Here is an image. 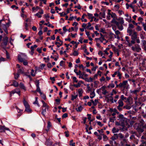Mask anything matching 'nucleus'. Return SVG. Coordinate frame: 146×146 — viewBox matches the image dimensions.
I'll list each match as a JSON object with an SVG mask.
<instances>
[{
	"label": "nucleus",
	"mask_w": 146,
	"mask_h": 146,
	"mask_svg": "<svg viewBox=\"0 0 146 146\" xmlns=\"http://www.w3.org/2000/svg\"><path fill=\"white\" fill-rule=\"evenodd\" d=\"M128 33L129 34V36H131V40H136V39H137V33L135 31V30L132 32L131 30H128Z\"/></svg>",
	"instance_id": "obj_1"
},
{
	"label": "nucleus",
	"mask_w": 146,
	"mask_h": 146,
	"mask_svg": "<svg viewBox=\"0 0 146 146\" xmlns=\"http://www.w3.org/2000/svg\"><path fill=\"white\" fill-rule=\"evenodd\" d=\"M120 88H122L123 90L128 89L129 88V85L128 84L127 80H124L122 82L120 83Z\"/></svg>",
	"instance_id": "obj_2"
},
{
	"label": "nucleus",
	"mask_w": 146,
	"mask_h": 146,
	"mask_svg": "<svg viewBox=\"0 0 146 146\" xmlns=\"http://www.w3.org/2000/svg\"><path fill=\"white\" fill-rule=\"evenodd\" d=\"M8 42V37L7 36L4 37L3 39V42L1 43V46L5 50L7 45Z\"/></svg>",
	"instance_id": "obj_3"
},
{
	"label": "nucleus",
	"mask_w": 146,
	"mask_h": 146,
	"mask_svg": "<svg viewBox=\"0 0 146 146\" xmlns=\"http://www.w3.org/2000/svg\"><path fill=\"white\" fill-rule=\"evenodd\" d=\"M127 140L124 138L121 140L120 143L122 146H123L125 144V146H135L134 144H133L132 145H131L130 144H127Z\"/></svg>",
	"instance_id": "obj_4"
},
{
	"label": "nucleus",
	"mask_w": 146,
	"mask_h": 146,
	"mask_svg": "<svg viewBox=\"0 0 146 146\" xmlns=\"http://www.w3.org/2000/svg\"><path fill=\"white\" fill-rule=\"evenodd\" d=\"M27 57L26 55L22 54L21 55H19L18 56V59L20 62H22L24 60H26L25 58Z\"/></svg>",
	"instance_id": "obj_5"
},
{
	"label": "nucleus",
	"mask_w": 146,
	"mask_h": 146,
	"mask_svg": "<svg viewBox=\"0 0 146 146\" xmlns=\"http://www.w3.org/2000/svg\"><path fill=\"white\" fill-rule=\"evenodd\" d=\"M119 104V105L117 107V109L119 111L122 110L121 108L123 106V103L122 100H119L117 102Z\"/></svg>",
	"instance_id": "obj_6"
},
{
	"label": "nucleus",
	"mask_w": 146,
	"mask_h": 146,
	"mask_svg": "<svg viewBox=\"0 0 146 146\" xmlns=\"http://www.w3.org/2000/svg\"><path fill=\"white\" fill-rule=\"evenodd\" d=\"M9 128L6 127L4 126L0 125V132H3L5 131V130H9Z\"/></svg>",
	"instance_id": "obj_7"
},
{
	"label": "nucleus",
	"mask_w": 146,
	"mask_h": 146,
	"mask_svg": "<svg viewBox=\"0 0 146 146\" xmlns=\"http://www.w3.org/2000/svg\"><path fill=\"white\" fill-rule=\"evenodd\" d=\"M106 98L107 99V101L108 102H110L112 103H113V98L111 96L106 97Z\"/></svg>",
	"instance_id": "obj_8"
},
{
	"label": "nucleus",
	"mask_w": 146,
	"mask_h": 146,
	"mask_svg": "<svg viewBox=\"0 0 146 146\" xmlns=\"http://www.w3.org/2000/svg\"><path fill=\"white\" fill-rule=\"evenodd\" d=\"M141 89L140 87L137 88V89L135 90H131L130 92L133 94H134L136 95H137V93L139 92Z\"/></svg>",
	"instance_id": "obj_9"
},
{
	"label": "nucleus",
	"mask_w": 146,
	"mask_h": 146,
	"mask_svg": "<svg viewBox=\"0 0 146 146\" xmlns=\"http://www.w3.org/2000/svg\"><path fill=\"white\" fill-rule=\"evenodd\" d=\"M123 24H121V23H119L118 22V24H116V25L118 29L120 31H122L123 29V27L122 25Z\"/></svg>",
	"instance_id": "obj_10"
},
{
	"label": "nucleus",
	"mask_w": 146,
	"mask_h": 146,
	"mask_svg": "<svg viewBox=\"0 0 146 146\" xmlns=\"http://www.w3.org/2000/svg\"><path fill=\"white\" fill-rule=\"evenodd\" d=\"M146 127L145 125L143 126V128H142L139 126L137 128V130L139 133H141L144 131L143 128L145 127Z\"/></svg>",
	"instance_id": "obj_11"
},
{
	"label": "nucleus",
	"mask_w": 146,
	"mask_h": 146,
	"mask_svg": "<svg viewBox=\"0 0 146 146\" xmlns=\"http://www.w3.org/2000/svg\"><path fill=\"white\" fill-rule=\"evenodd\" d=\"M43 14V11L42 9H41V11L39 12L38 13H36L35 15L36 16L39 18H40L42 16L40 14Z\"/></svg>",
	"instance_id": "obj_12"
},
{
	"label": "nucleus",
	"mask_w": 146,
	"mask_h": 146,
	"mask_svg": "<svg viewBox=\"0 0 146 146\" xmlns=\"http://www.w3.org/2000/svg\"><path fill=\"white\" fill-rule=\"evenodd\" d=\"M129 27L127 29V32L128 33V30H131L132 32L134 30H132V29H133L134 28V26L132 24H130L129 25Z\"/></svg>",
	"instance_id": "obj_13"
},
{
	"label": "nucleus",
	"mask_w": 146,
	"mask_h": 146,
	"mask_svg": "<svg viewBox=\"0 0 146 146\" xmlns=\"http://www.w3.org/2000/svg\"><path fill=\"white\" fill-rule=\"evenodd\" d=\"M49 108V107H47V108H43L42 109V111L41 112V114L44 116H45V114L46 111V110L48 111Z\"/></svg>",
	"instance_id": "obj_14"
},
{
	"label": "nucleus",
	"mask_w": 146,
	"mask_h": 146,
	"mask_svg": "<svg viewBox=\"0 0 146 146\" xmlns=\"http://www.w3.org/2000/svg\"><path fill=\"white\" fill-rule=\"evenodd\" d=\"M9 27L8 24V23H7L6 24H3L1 26V27L2 28V29L4 30L7 29Z\"/></svg>",
	"instance_id": "obj_15"
},
{
	"label": "nucleus",
	"mask_w": 146,
	"mask_h": 146,
	"mask_svg": "<svg viewBox=\"0 0 146 146\" xmlns=\"http://www.w3.org/2000/svg\"><path fill=\"white\" fill-rule=\"evenodd\" d=\"M13 82V84L10 85L11 86H14L15 87H17L19 85V83L15 80H13L12 81Z\"/></svg>",
	"instance_id": "obj_16"
},
{
	"label": "nucleus",
	"mask_w": 146,
	"mask_h": 146,
	"mask_svg": "<svg viewBox=\"0 0 146 146\" xmlns=\"http://www.w3.org/2000/svg\"><path fill=\"white\" fill-rule=\"evenodd\" d=\"M108 14L110 15L111 17L113 18H117V16L115 13H113L112 12L111 13L110 12H108Z\"/></svg>",
	"instance_id": "obj_17"
},
{
	"label": "nucleus",
	"mask_w": 146,
	"mask_h": 146,
	"mask_svg": "<svg viewBox=\"0 0 146 146\" xmlns=\"http://www.w3.org/2000/svg\"><path fill=\"white\" fill-rule=\"evenodd\" d=\"M135 51L137 52H139L141 50V48L140 47L139 45L138 44L135 45Z\"/></svg>",
	"instance_id": "obj_18"
},
{
	"label": "nucleus",
	"mask_w": 146,
	"mask_h": 146,
	"mask_svg": "<svg viewBox=\"0 0 146 146\" xmlns=\"http://www.w3.org/2000/svg\"><path fill=\"white\" fill-rule=\"evenodd\" d=\"M118 137V134H114L113 135V136L111 138V139L112 141H114L117 139Z\"/></svg>",
	"instance_id": "obj_19"
},
{
	"label": "nucleus",
	"mask_w": 146,
	"mask_h": 146,
	"mask_svg": "<svg viewBox=\"0 0 146 146\" xmlns=\"http://www.w3.org/2000/svg\"><path fill=\"white\" fill-rule=\"evenodd\" d=\"M17 73L19 74H24L25 75H26V74L24 72V70L23 69H20L18 70Z\"/></svg>",
	"instance_id": "obj_20"
},
{
	"label": "nucleus",
	"mask_w": 146,
	"mask_h": 146,
	"mask_svg": "<svg viewBox=\"0 0 146 146\" xmlns=\"http://www.w3.org/2000/svg\"><path fill=\"white\" fill-rule=\"evenodd\" d=\"M25 107V111H26L28 113H30L31 111V110L29 106Z\"/></svg>",
	"instance_id": "obj_21"
},
{
	"label": "nucleus",
	"mask_w": 146,
	"mask_h": 146,
	"mask_svg": "<svg viewBox=\"0 0 146 146\" xmlns=\"http://www.w3.org/2000/svg\"><path fill=\"white\" fill-rule=\"evenodd\" d=\"M95 94L94 91L91 92L90 94V97L91 98H93L95 97Z\"/></svg>",
	"instance_id": "obj_22"
},
{
	"label": "nucleus",
	"mask_w": 146,
	"mask_h": 146,
	"mask_svg": "<svg viewBox=\"0 0 146 146\" xmlns=\"http://www.w3.org/2000/svg\"><path fill=\"white\" fill-rule=\"evenodd\" d=\"M117 20L119 21V23H121V24H123L124 23V20L123 18H121L118 19Z\"/></svg>",
	"instance_id": "obj_23"
},
{
	"label": "nucleus",
	"mask_w": 146,
	"mask_h": 146,
	"mask_svg": "<svg viewBox=\"0 0 146 146\" xmlns=\"http://www.w3.org/2000/svg\"><path fill=\"white\" fill-rule=\"evenodd\" d=\"M103 136V140L104 141H106L108 139V138L107 136L104 134H102V135Z\"/></svg>",
	"instance_id": "obj_24"
},
{
	"label": "nucleus",
	"mask_w": 146,
	"mask_h": 146,
	"mask_svg": "<svg viewBox=\"0 0 146 146\" xmlns=\"http://www.w3.org/2000/svg\"><path fill=\"white\" fill-rule=\"evenodd\" d=\"M83 108L81 106H79L77 108H76V110L78 112H80L82 110Z\"/></svg>",
	"instance_id": "obj_25"
},
{
	"label": "nucleus",
	"mask_w": 146,
	"mask_h": 146,
	"mask_svg": "<svg viewBox=\"0 0 146 146\" xmlns=\"http://www.w3.org/2000/svg\"><path fill=\"white\" fill-rule=\"evenodd\" d=\"M82 90L81 88L79 89L78 90V92L79 93V96H81L82 95Z\"/></svg>",
	"instance_id": "obj_26"
},
{
	"label": "nucleus",
	"mask_w": 146,
	"mask_h": 146,
	"mask_svg": "<svg viewBox=\"0 0 146 146\" xmlns=\"http://www.w3.org/2000/svg\"><path fill=\"white\" fill-rule=\"evenodd\" d=\"M99 15H100L103 18H105L106 17V14L105 11H104V12L102 13L101 12L100 13Z\"/></svg>",
	"instance_id": "obj_27"
},
{
	"label": "nucleus",
	"mask_w": 146,
	"mask_h": 146,
	"mask_svg": "<svg viewBox=\"0 0 146 146\" xmlns=\"http://www.w3.org/2000/svg\"><path fill=\"white\" fill-rule=\"evenodd\" d=\"M36 86V91L39 92L40 94H42V93L41 92L40 89L39 87V86Z\"/></svg>",
	"instance_id": "obj_28"
},
{
	"label": "nucleus",
	"mask_w": 146,
	"mask_h": 146,
	"mask_svg": "<svg viewBox=\"0 0 146 146\" xmlns=\"http://www.w3.org/2000/svg\"><path fill=\"white\" fill-rule=\"evenodd\" d=\"M118 129L115 127H113L112 129V132L113 133H117L118 132Z\"/></svg>",
	"instance_id": "obj_29"
},
{
	"label": "nucleus",
	"mask_w": 146,
	"mask_h": 146,
	"mask_svg": "<svg viewBox=\"0 0 146 146\" xmlns=\"http://www.w3.org/2000/svg\"><path fill=\"white\" fill-rule=\"evenodd\" d=\"M25 24V29L26 30H28V27L29 25V23H24Z\"/></svg>",
	"instance_id": "obj_30"
},
{
	"label": "nucleus",
	"mask_w": 146,
	"mask_h": 146,
	"mask_svg": "<svg viewBox=\"0 0 146 146\" xmlns=\"http://www.w3.org/2000/svg\"><path fill=\"white\" fill-rule=\"evenodd\" d=\"M117 18H113L112 20L111 21V23L115 24V25L118 24V22L116 21V19Z\"/></svg>",
	"instance_id": "obj_31"
},
{
	"label": "nucleus",
	"mask_w": 146,
	"mask_h": 146,
	"mask_svg": "<svg viewBox=\"0 0 146 146\" xmlns=\"http://www.w3.org/2000/svg\"><path fill=\"white\" fill-rule=\"evenodd\" d=\"M115 117L114 116L112 117H110V122H114V120H115Z\"/></svg>",
	"instance_id": "obj_32"
},
{
	"label": "nucleus",
	"mask_w": 146,
	"mask_h": 146,
	"mask_svg": "<svg viewBox=\"0 0 146 146\" xmlns=\"http://www.w3.org/2000/svg\"><path fill=\"white\" fill-rule=\"evenodd\" d=\"M20 87L21 88H22L23 89H25V87L24 86L23 84L21 82L20 83Z\"/></svg>",
	"instance_id": "obj_33"
},
{
	"label": "nucleus",
	"mask_w": 146,
	"mask_h": 146,
	"mask_svg": "<svg viewBox=\"0 0 146 146\" xmlns=\"http://www.w3.org/2000/svg\"><path fill=\"white\" fill-rule=\"evenodd\" d=\"M99 82L96 81H95L94 82V87L97 88L98 87V84H99Z\"/></svg>",
	"instance_id": "obj_34"
},
{
	"label": "nucleus",
	"mask_w": 146,
	"mask_h": 146,
	"mask_svg": "<svg viewBox=\"0 0 146 146\" xmlns=\"http://www.w3.org/2000/svg\"><path fill=\"white\" fill-rule=\"evenodd\" d=\"M121 75L122 74H121L119 71H118V72L117 74V77H119V79H121Z\"/></svg>",
	"instance_id": "obj_35"
},
{
	"label": "nucleus",
	"mask_w": 146,
	"mask_h": 146,
	"mask_svg": "<svg viewBox=\"0 0 146 146\" xmlns=\"http://www.w3.org/2000/svg\"><path fill=\"white\" fill-rule=\"evenodd\" d=\"M46 143L47 145H50L52 144V143L50 142V140L49 139L46 140Z\"/></svg>",
	"instance_id": "obj_36"
},
{
	"label": "nucleus",
	"mask_w": 146,
	"mask_h": 146,
	"mask_svg": "<svg viewBox=\"0 0 146 146\" xmlns=\"http://www.w3.org/2000/svg\"><path fill=\"white\" fill-rule=\"evenodd\" d=\"M58 14L60 15V16L61 17L64 16L65 15H67V14H66V13L65 12H63L62 13H58Z\"/></svg>",
	"instance_id": "obj_37"
},
{
	"label": "nucleus",
	"mask_w": 146,
	"mask_h": 146,
	"mask_svg": "<svg viewBox=\"0 0 146 146\" xmlns=\"http://www.w3.org/2000/svg\"><path fill=\"white\" fill-rule=\"evenodd\" d=\"M40 9V8L38 6H36V8L34 7L32 8V10L33 11L35 10H37L38 9Z\"/></svg>",
	"instance_id": "obj_38"
},
{
	"label": "nucleus",
	"mask_w": 146,
	"mask_h": 146,
	"mask_svg": "<svg viewBox=\"0 0 146 146\" xmlns=\"http://www.w3.org/2000/svg\"><path fill=\"white\" fill-rule=\"evenodd\" d=\"M73 86L76 88H78L80 86L81 84L80 83H78L77 84H74Z\"/></svg>",
	"instance_id": "obj_39"
},
{
	"label": "nucleus",
	"mask_w": 146,
	"mask_h": 146,
	"mask_svg": "<svg viewBox=\"0 0 146 146\" xmlns=\"http://www.w3.org/2000/svg\"><path fill=\"white\" fill-rule=\"evenodd\" d=\"M78 97V95H76L75 96L72 95L71 97V100H73L74 99H76Z\"/></svg>",
	"instance_id": "obj_40"
},
{
	"label": "nucleus",
	"mask_w": 146,
	"mask_h": 146,
	"mask_svg": "<svg viewBox=\"0 0 146 146\" xmlns=\"http://www.w3.org/2000/svg\"><path fill=\"white\" fill-rule=\"evenodd\" d=\"M87 15L89 17V18H94V17L93 16V15L91 13H88Z\"/></svg>",
	"instance_id": "obj_41"
},
{
	"label": "nucleus",
	"mask_w": 146,
	"mask_h": 146,
	"mask_svg": "<svg viewBox=\"0 0 146 146\" xmlns=\"http://www.w3.org/2000/svg\"><path fill=\"white\" fill-rule=\"evenodd\" d=\"M23 103L25 107L29 106L28 103L25 100H24L23 101Z\"/></svg>",
	"instance_id": "obj_42"
},
{
	"label": "nucleus",
	"mask_w": 146,
	"mask_h": 146,
	"mask_svg": "<svg viewBox=\"0 0 146 146\" xmlns=\"http://www.w3.org/2000/svg\"><path fill=\"white\" fill-rule=\"evenodd\" d=\"M14 78L15 79H17L19 77V74H14Z\"/></svg>",
	"instance_id": "obj_43"
},
{
	"label": "nucleus",
	"mask_w": 146,
	"mask_h": 146,
	"mask_svg": "<svg viewBox=\"0 0 146 146\" xmlns=\"http://www.w3.org/2000/svg\"><path fill=\"white\" fill-rule=\"evenodd\" d=\"M78 51H77L76 50H74L73 53V55L74 56H77L78 55Z\"/></svg>",
	"instance_id": "obj_44"
},
{
	"label": "nucleus",
	"mask_w": 146,
	"mask_h": 146,
	"mask_svg": "<svg viewBox=\"0 0 146 146\" xmlns=\"http://www.w3.org/2000/svg\"><path fill=\"white\" fill-rule=\"evenodd\" d=\"M115 87V85L114 84L112 83L110 84L108 86V88L111 87V88H113Z\"/></svg>",
	"instance_id": "obj_45"
},
{
	"label": "nucleus",
	"mask_w": 146,
	"mask_h": 146,
	"mask_svg": "<svg viewBox=\"0 0 146 146\" xmlns=\"http://www.w3.org/2000/svg\"><path fill=\"white\" fill-rule=\"evenodd\" d=\"M73 79V82H77L78 80H77V78L75 77H72Z\"/></svg>",
	"instance_id": "obj_46"
},
{
	"label": "nucleus",
	"mask_w": 146,
	"mask_h": 146,
	"mask_svg": "<svg viewBox=\"0 0 146 146\" xmlns=\"http://www.w3.org/2000/svg\"><path fill=\"white\" fill-rule=\"evenodd\" d=\"M51 126V122L49 121L48 122L47 125V128H48L50 129V127Z\"/></svg>",
	"instance_id": "obj_47"
},
{
	"label": "nucleus",
	"mask_w": 146,
	"mask_h": 146,
	"mask_svg": "<svg viewBox=\"0 0 146 146\" xmlns=\"http://www.w3.org/2000/svg\"><path fill=\"white\" fill-rule=\"evenodd\" d=\"M73 141V140H71L70 141V145L72 146H75V143H72Z\"/></svg>",
	"instance_id": "obj_48"
},
{
	"label": "nucleus",
	"mask_w": 146,
	"mask_h": 146,
	"mask_svg": "<svg viewBox=\"0 0 146 146\" xmlns=\"http://www.w3.org/2000/svg\"><path fill=\"white\" fill-rule=\"evenodd\" d=\"M50 79L52 80V83L53 84L54 83V82L55 81V77H50Z\"/></svg>",
	"instance_id": "obj_49"
},
{
	"label": "nucleus",
	"mask_w": 146,
	"mask_h": 146,
	"mask_svg": "<svg viewBox=\"0 0 146 146\" xmlns=\"http://www.w3.org/2000/svg\"><path fill=\"white\" fill-rule=\"evenodd\" d=\"M118 137H119L120 138L122 139L124 137V136L123 134L121 133H120L118 134Z\"/></svg>",
	"instance_id": "obj_50"
},
{
	"label": "nucleus",
	"mask_w": 146,
	"mask_h": 146,
	"mask_svg": "<svg viewBox=\"0 0 146 146\" xmlns=\"http://www.w3.org/2000/svg\"><path fill=\"white\" fill-rule=\"evenodd\" d=\"M4 50L6 51V57L7 58L9 59V53L6 50V49H5Z\"/></svg>",
	"instance_id": "obj_51"
},
{
	"label": "nucleus",
	"mask_w": 146,
	"mask_h": 146,
	"mask_svg": "<svg viewBox=\"0 0 146 146\" xmlns=\"http://www.w3.org/2000/svg\"><path fill=\"white\" fill-rule=\"evenodd\" d=\"M121 99L120 100H122V101L124 100H126L127 98L126 97H124V96L123 95H122L121 96Z\"/></svg>",
	"instance_id": "obj_52"
},
{
	"label": "nucleus",
	"mask_w": 146,
	"mask_h": 146,
	"mask_svg": "<svg viewBox=\"0 0 146 146\" xmlns=\"http://www.w3.org/2000/svg\"><path fill=\"white\" fill-rule=\"evenodd\" d=\"M98 102V100L95 99L94 100V103L93 104L94 106H96L97 105Z\"/></svg>",
	"instance_id": "obj_53"
},
{
	"label": "nucleus",
	"mask_w": 146,
	"mask_h": 146,
	"mask_svg": "<svg viewBox=\"0 0 146 146\" xmlns=\"http://www.w3.org/2000/svg\"><path fill=\"white\" fill-rule=\"evenodd\" d=\"M34 72V70L33 69H32L31 70V75L33 76H35V73L33 74V73Z\"/></svg>",
	"instance_id": "obj_54"
},
{
	"label": "nucleus",
	"mask_w": 146,
	"mask_h": 146,
	"mask_svg": "<svg viewBox=\"0 0 146 146\" xmlns=\"http://www.w3.org/2000/svg\"><path fill=\"white\" fill-rule=\"evenodd\" d=\"M42 47L40 48H38L37 49V51L39 53H41L42 52Z\"/></svg>",
	"instance_id": "obj_55"
},
{
	"label": "nucleus",
	"mask_w": 146,
	"mask_h": 146,
	"mask_svg": "<svg viewBox=\"0 0 146 146\" xmlns=\"http://www.w3.org/2000/svg\"><path fill=\"white\" fill-rule=\"evenodd\" d=\"M35 102L33 103L34 104H36L38 105V97H36L35 98Z\"/></svg>",
	"instance_id": "obj_56"
},
{
	"label": "nucleus",
	"mask_w": 146,
	"mask_h": 146,
	"mask_svg": "<svg viewBox=\"0 0 146 146\" xmlns=\"http://www.w3.org/2000/svg\"><path fill=\"white\" fill-rule=\"evenodd\" d=\"M47 65L48 67L49 68H51L52 67L51 64L50 62L48 63Z\"/></svg>",
	"instance_id": "obj_57"
},
{
	"label": "nucleus",
	"mask_w": 146,
	"mask_h": 146,
	"mask_svg": "<svg viewBox=\"0 0 146 146\" xmlns=\"http://www.w3.org/2000/svg\"><path fill=\"white\" fill-rule=\"evenodd\" d=\"M60 37L59 36H57L56 38V40L57 41H59L60 42H62V43H63V41H61L60 39Z\"/></svg>",
	"instance_id": "obj_58"
},
{
	"label": "nucleus",
	"mask_w": 146,
	"mask_h": 146,
	"mask_svg": "<svg viewBox=\"0 0 146 146\" xmlns=\"http://www.w3.org/2000/svg\"><path fill=\"white\" fill-rule=\"evenodd\" d=\"M23 64L24 65H27L28 64V62H27V61L25 60H24L23 62Z\"/></svg>",
	"instance_id": "obj_59"
},
{
	"label": "nucleus",
	"mask_w": 146,
	"mask_h": 146,
	"mask_svg": "<svg viewBox=\"0 0 146 146\" xmlns=\"http://www.w3.org/2000/svg\"><path fill=\"white\" fill-rule=\"evenodd\" d=\"M55 101H56L57 102V104H59L60 103V100L58 98L57 99H56L55 100Z\"/></svg>",
	"instance_id": "obj_60"
},
{
	"label": "nucleus",
	"mask_w": 146,
	"mask_h": 146,
	"mask_svg": "<svg viewBox=\"0 0 146 146\" xmlns=\"http://www.w3.org/2000/svg\"><path fill=\"white\" fill-rule=\"evenodd\" d=\"M104 37H100L99 38V40L102 42H103V41L104 40Z\"/></svg>",
	"instance_id": "obj_61"
},
{
	"label": "nucleus",
	"mask_w": 146,
	"mask_h": 146,
	"mask_svg": "<svg viewBox=\"0 0 146 146\" xmlns=\"http://www.w3.org/2000/svg\"><path fill=\"white\" fill-rule=\"evenodd\" d=\"M63 30L64 32L65 33L68 31V29H66V26H65L63 28Z\"/></svg>",
	"instance_id": "obj_62"
},
{
	"label": "nucleus",
	"mask_w": 146,
	"mask_h": 146,
	"mask_svg": "<svg viewBox=\"0 0 146 146\" xmlns=\"http://www.w3.org/2000/svg\"><path fill=\"white\" fill-rule=\"evenodd\" d=\"M68 116V114L66 113L62 115V117L63 118L66 117Z\"/></svg>",
	"instance_id": "obj_63"
},
{
	"label": "nucleus",
	"mask_w": 146,
	"mask_h": 146,
	"mask_svg": "<svg viewBox=\"0 0 146 146\" xmlns=\"http://www.w3.org/2000/svg\"><path fill=\"white\" fill-rule=\"evenodd\" d=\"M115 34L117 35L120 34L121 33V32L118 30L115 31Z\"/></svg>",
	"instance_id": "obj_64"
}]
</instances>
